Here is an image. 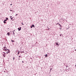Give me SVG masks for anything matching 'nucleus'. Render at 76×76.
I'll list each match as a JSON object with an SVG mask.
<instances>
[{
  "label": "nucleus",
  "mask_w": 76,
  "mask_h": 76,
  "mask_svg": "<svg viewBox=\"0 0 76 76\" xmlns=\"http://www.w3.org/2000/svg\"><path fill=\"white\" fill-rule=\"evenodd\" d=\"M75 51H76V50H75Z\"/></svg>",
  "instance_id": "27"
},
{
  "label": "nucleus",
  "mask_w": 76,
  "mask_h": 76,
  "mask_svg": "<svg viewBox=\"0 0 76 76\" xmlns=\"http://www.w3.org/2000/svg\"><path fill=\"white\" fill-rule=\"evenodd\" d=\"M22 63H23V61H22Z\"/></svg>",
  "instance_id": "26"
},
{
  "label": "nucleus",
  "mask_w": 76,
  "mask_h": 76,
  "mask_svg": "<svg viewBox=\"0 0 76 76\" xmlns=\"http://www.w3.org/2000/svg\"><path fill=\"white\" fill-rule=\"evenodd\" d=\"M31 26H32V27H34V28H35V26H34V25H31Z\"/></svg>",
  "instance_id": "5"
},
{
  "label": "nucleus",
  "mask_w": 76,
  "mask_h": 76,
  "mask_svg": "<svg viewBox=\"0 0 76 76\" xmlns=\"http://www.w3.org/2000/svg\"><path fill=\"white\" fill-rule=\"evenodd\" d=\"M11 41L12 42H15V41L13 40H11Z\"/></svg>",
  "instance_id": "9"
},
{
  "label": "nucleus",
  "mask_w": 76,
  "mask_h": 76,
  "mask_svg": "<svg viewBox=\"0 0 76 76\" xmlns=\"http://www.w3.org/2000/svg\"><path fill=\"white\" fill-rule=\"evenodd\" d=\"M60 36H61V35L60 34Z\"/></svg>",
  "instance_id": "29"
},
{
  "label": "nucleus",
  "mask_w": 76,
  "mask_h": 76,
  "mask_svg": "<svg viewBox=\"0 0 76 76\" xmlns=\"http://www.w3.org/2000/svg\"><path fill=\"white\" fill-rule=\"evenodd\" d=\"M45 57H47L48 56H47V54H46L45 56Z\"/></svg>",
  "instance_id": "10"
},
{
  "label": "nucleus",
  "mask_w": 76,
  "mask_h": 76,
  "mask_svg": "<svg viewBox=\"0 0 76 76\" xmlns=\"http://www.w3.org/2000/svg\"><path fill=\"white\" fill-rule=\"evenodd\" d=\"M57 24H58L59 25H60V26H61V25H60V24H59L57 23Z\"/></svg>",
  "instance_id": "13"
},
{
  "label": "nucleus",
  "mask_w": 76,
  "mask_h": 76,
  "mask_svg": "<svg viewBox=\"0 0 76 76\" xmlns=\"http://www.w3.org/2000/svg\"><path fill=\"white\" fill-rule=\"evenodd\" d=\"M52 69H50V71Z\"/></svg>",
  "instance_id": "24"
},
{
  "label": "nucleus",
  "mask_w": 76,
  "mask_h": 76,
  "mask_svg": "<svg viewBox=\"0 0 76 76\" xmlns=\"http://www.w3.org/2000/svg\"><path fill=\"white\" fill-rule=\"evenodd\" d=\"M22 25H23L24 24H23L22 23Z\"/></svg>",
  "instance_id": "21"
},
{
  "label": "nucleus",
  "mask_w": 76,
  "mask_h": 76,
  "mask_svg": "<svg viewBox=\"0 0 76 76\" xmlns=\"http://www.w3.org/2000/svg\"><path fill=\"white\" fill-rule=\"evenodd\" d=\"M6 19L4 21H7V20H9V19H8L7 18H6Z\"/></svg>",
  "instance_id": "4"
},
{
  "label": "nucleus",
  "mask_w": 76,
  "mask_h": 76,
  "mask_svg": "<svg viewBox=\"0 0 76 76\" xmlns=\"http://www.w3.org/2000/svg\"><path fill=\"white\" fill-rule=\"evenodd\" d=\"M7 54H8V53H7Z\"/></svg>",
  "instance_id": "20"
},
{
  "label": "nucleus",
  "mask_w": 76,
  "mask_h": 76,
  "mask_svg": "<svg viewBox=\"0 0 76 76\" xmlns=\"http://www.w3.org/2000/svg\"><path fill=\"white\" fill-rule=\"evenodd\" d=\"M31 28H32V26H31Z\"/></svg>",
  "instance_id": "16"
},
{
  "label": "nucleus",
  "mask_w": 76,
  "mask_h": 76,
  "mask_svg": "<svg viewBox=\"0 0 76 76\" xmlns=\"http://www.w3.org/2000/svg\"><path fill=\"white\" fill-rule=\"evenodd\" d=\"M4 23H6V21H4Z\"/></svg>",
  "instance_id": "12"
},
{
  "label": "nucleus",
  "mask_w": 76,
  "mask_h": 76,
  "mask_svg": "<svg viewBox=\"0 0 76 76\" xmlns=\"http://www.w3.org/2000/svg\"><path fill=\"white\" fill-rule=\"evenodd\" d=\"M7 35H8V36H10V34H9V33L8 32L7 33Z\"/></svg>",
  "instance_id": "6"
},
{
  "label": "nucleus",
  "mask_w": 76,
  "mask_h": 76,
  "mask_svg": "<svg viewBox=\"0 0 76 76\" xmlns=\"http://www.w3.org/2000/svg\"><path fill=\"white\" fill-rule=\"evenodd\" d=\"M56 45H58V43L57 42L56 43Z\"/></svg>",
  "instance_id": "7"
},
{
  "label": "nucleus",
  "mask_w": 76,
  "mask_h": 76,
  "mask_svg": "<svg viewBox=\"0 0 76 76\" xmlns=\"http://www.w3.org/2000/svg\"><path fill=\"white\" fill-rule=\"evenodd\" d=\"M19 57H20V56H19Z\"/></svg>",
  "instance_id": "22"
},
{
  "label": "nucleus",
  "mask_w": 76,
  "mask_h": 76,
  "mask_svg": "<svg viewBox=\"0 0 76 76\" xmlns=\"http://www.w3.org/2000/svg\"><path fill=\"white\" fill-rule=\"evenodd\" d=\"M10 18H11V20H12V19H13V18H12V16H11V17H10Z\"/></svg>",
  "instance_id": "11"
},
{
  "label": "nucleus",
  "mask_w": 76,
  "mask_h": 76,
  "mask_svg": "<svg viewBox=\"0 0 76 76\" xmlns=\"http://www.w3.org/2000/svg\"><path fill=\"white\" fill-rule=\"evenodd\" d=\"M13 34L14 35H15V33L14 32V31H13Z\"/></svg>",
  "instance_id": "14"
},
{
  "label": "nucleus",
  "mask_w": 76,
  "mask_h": 76,
  "mask_svg": "<svg viewBox=\"0 0 76 76\" xmlns=\"http://www.w3.org/2000/svg\"><path fill=\"white\" fill-rule=\"evenodd\" d=\"M13 58V60H15V58H14V57Z\"/></svg>",
  "instance_id": "15"
},
{
  "label": "nucleus",
  "mask_w": 76,
  "mask_h": 76,
  "mask_svg": "<svg viewBox=\"0 0 76 76\" xmlns=\"http://www.w3.org/2000/svg\"><path fill=\"white\" fill-rule=\"evenodd\" d=\"M15 30H14V31H13V32H15Z\"/></svg>",
  "instance_id": "18"
},
{
  "label": "nucleus",
  "mask_w": 76,
  "mask_h": 76,
  "mask_svg": "<svg viewBox=\"0 0 76 76\" xmlns=\"http://www.w3.org/2000/svg\"><path fill=\"white\" fill-rule=\"evenodd\" d=\"M2 54L3 57H5V56L6 55V53L4 52H2Z\"/></svg>",
  "instance_id": "2"
},
{
  "label": "nucleus",
  "mask_w": 76,
  "mask_h": 76,
  "mask_svg": "<svg viewBox=\"0 0 76 76\" xmlns=\"http://www.w3.org/2000/svg\"><path fill=\"white\" fill-rule=\"evenodd\" d=\"M18 30H19V31H20V30H21V27L18 28Z\"/></svg>",
  "instance_id": "3"
},
{
  "label": "nucleus",
  "mask_w": 76,
  "mask_h": 76,
  "mask_svg": "<svg viewBox=\"0 0 76 76\" xmlns=\"http://www.w3.org/2000/svg\"><path fill=\"white\" fill-rule=\"evenodd\" d=\"M19 53H20V52H19V51H18V55H19Z\"/></svg>",
  "instance_id": "8"
},
{
  "label": "nucleus",
  "mask_w": 76,
  "mask_h": 76,
  "mask_svg": "<svg viewBox=\"0 0 76 76\" xmlns=\"http://www.w3.org/2000/svg\"><path fill=\"white\" fill-rule=\"evenodd\" d=\"M19 60H20V59L19 58Z\"/></svg>",
  "instance_id": "25"
},
{
  "label": "nucleus",
  "mask_w": 76,
  "mask_h": 76,
  "mask_svg": "<svg viewBox=\"0 0 76 76\" xmlns=\"http://www.w3.org/2000/svg\"><path fill=\"white\" fill-rule=\"evenodd\" d=\"M10 5H11V6H12V4H10Z\"/></svg>",
  "instance_id": "19"
},
{
  "label": "nucleus",
  "mask_w": 76,
  "mask_h": 76,
  "mask_svg": "<svg viewBox=\"0 0 76 76\" xmlns=\"http://www.w3.org/2000/svg\"><path fill=\"white\" fill-rule=\"evenodd\" d=\"M2 49H3V50L5 51H7V50H8V51L9 52V50H8L7 49V48L5 47H4Z\"/></svg>",
  "instance_id": "1"
},
{
  "label": "nucleus",
  "mask_w": 76,
  "mask_h": 76,
  "mask_svg": "<svg viewBox=\"0 0 76 76\" xmlns=\"http://www.w3.org/2000/svg\"><path fill=\"white\" fill-rule=\"evenodd\" d=\"M14 12V11H13V12Z\"/></svg>",
  "instance_id": "28"
},
{
  "label": "nucleus",
  "mask_w": 76,
  "mask_h": 76,
  "mask_svg": "<svg viewBox=\"0 0 76 76\" xmlns=\"http://www.w3.org/2000/svg\"><path fill=\"white\" fill-rule=\"evenodd\" d=\"M12 10H10V12H12Z\"/></svg>",
  "instance_id": "17"
},
{
  "label": "nucleus",
  "mask_w": 76,
  "mask_h": 76,
  "mask_svg": "<svg viewBox=\"0 0 76 76\" xmlns=\"http://www.w3.org/2000/svg\"><path fill=\"white\" fill-rule=\"evenodd\" d=\"M18 15V14H16V16H17Z\"/></svg>",
  "instance_id": "23"
}]
</instances>
